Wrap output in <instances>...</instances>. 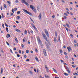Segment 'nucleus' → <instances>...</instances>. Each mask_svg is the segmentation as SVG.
Segmentation results:
<instances>
[{
    "label": "nucleus",
    "mask_w": 78,
    "mask_h": 78,
    "mask_svg": "<svg viewBox=\"0 0 78 78\" xmlns=\"http://www.w3.org/2000/svg\"><path fill=\"white\" fill-rule=\"evenodd\" d=\"M21 47L22 48H23V47H24V46L23 45V44H22L21 45Z\"/></svg>",
    "instance_id": "09e8293b"
},
{
    "label": "nucleus",
    "mask_w": 78,
    "mask_h": 78,
    "mask_svg": "<svg viewBox=\"0 0 78 78\" xmlns=\"http://www.w3.org/2000/svg\"><path fill=\"white\" fill-rule=\"evenodd\" d=\"M54 41L55 42V43L56 42V41H56V38L55 37H54Z\"/></svg>",
    "instance_id": "dca6fc26"
},
{
    "label": "nucleus",
    "mask_w": 78,
    "mask_h": 78,
    "mask_svg": "<svg viewBox=\"0 0 78 78\" xmlns=\"http://www.w3.org/2000/svg\"><path fill=\"white\" fill-rule=\"evenodd\" d=\"M4 8H7L6 5L5 4H4Z\"/></svg>",
    "instance_id": "c85d7f7f"
},
{
    "label": "nucleus",
    "mask_w": 78,
    "mask_h": 78,
    "mask_svg": "<svg viewBox=\"0 0 78 78\" xmlns=\"http://www.w3.org/2000/svg\"><path fill=\"white\" fill-rule=\"evenodd\" d=\"M30 73V74H31V75H33V72H32L31 71H30L29 72Z\"/></svg>",
    "instance_id": "72a5a7b5"
},
{
    "label": "nucleus",
    "mask_w": 78,
    "mask_h": 78,
    "mask_svg": "<svg viewBox=\"0 0 78 78\" xmlns=\"http://www.w3.org/2000/svg\"><path fill=\"white\" fill-rule=\"evenodd\" d=\"M6 44H7L9 45V43H8V42L6 41Z\"/></svg>",
    "instance_id": "37998d69"
},
{
    "label": "nucleus",
    "mask_w": 78,
    "mask_h": 78,
    "mask_svg": "<svg viewBox=\"0 0 78 78\" xmlns=\"http://www.w3.org/2000/svg\"><path fill=\"white\" fill-rule=\"evenodd\" d=\"M64 15H65V16H68V15H67V13H64Z\"/></svg>",
    "instance_id": "c9c22d12"
},
{
    "label": "nucleus",
    "mask_w": 78,
    "mask_h": 78,
    "mask_svg": "<svg viewBox=\"0 0 78 78\" xmlns=\"http://www.w3.org/2000/svg\"><path fill=\"white\" fill-rule=\"evenodd\" d=\"M44 31L45 32V33L47 36L48 37H49V34H48V31H47V30L46 29H45Z\"/></svg>",
    "instance_id": "20e7f679"
},
{
    "label": "nucleus",
    "mask_w": 78,
    "mask_h": 78,
    "mask_svg": "<svg viewBox=\"0 0 78 78\" xmlns=\"http://www.w3.org/2000/svg\"><path fill=\"white\" fill-rule=\"evenodd\" d=\"M72 67H73V68H75V65H74L72 66Z\"/></svg>",
    "instance_id": "2f4dec72"
},
{
    "label": "nucleus",
    "mask_w": 78,
    "mask_h": 78,
    "mask_svg": "<svg viewBox=\"0 0 78 78\" xmlns=\"http://www.w3.org/2000/svg\"><path fill=\"white\" fill-rule=\"evenodd\" d=\"M15 3H19V1L18 0H16V1H15Z\"/></svg>",
    "instance_id": "a19ab883"
},
{
    "label": "nucleus",
    "mask_w": 78,
    "mask_h": 78,
    "mask_svg": "<svg viewBox=\"0 0 78 78\" xmlns=\"http://www.w3.org/2000/svg\"><path fill=\"white\" fill-rule=\"evenodd\" d=\"M66 10H67V11H69V9H68V8H66Z\"/></svg>",
    "instance_id": "e2e57ef3"
},
{
    "label": "nucleus",
    "mask_w": 78,
    "mask_h": 78,
    "mask_svg": "<svg viewBox=\"0 0 78 78\" xmlns=\"http://www.w3.org/2000/svg\"><path fill=\"white\" fill-rule=\"evenodd\" d=\"M73 75H78V74L76 73H73Z\"/></svg>",
    "instance_id": "58836bf2"
},
{
    "label": "nucleus",
    "mask_w": 78,
    "mask_h": 78,
    "mask_svg": "<svg viewBox=\"0 0 78 78\" xmlns=\"http://www.w3.org/2000/svg\"><path fill=\"white\" fill-rule=\"evenodd\" d=\"M16 18L17 19H18V20H19V19H20V16H18L16 17Z\"/></svg>",
    "instance_id": "412c9836"
},
{
    "label": "nucleus",
    "mask_w": 78,
    "mask_h": 78,
    "mask_svg": "<svg viewBox=\"0 0 78 78\" xmlns=\"http://www.w3.org/2000/svg\"><path fill=\"white\" fill-rule=\"evenodd\" d=\"M45 67L46 68V70L47 72H48V67H47V65L45 66Z\"/></svg>",
    "instance_id": "f8f14e48"
},
{
    "label": "nucleus",
    "mask_w": 78,
    "mask_h": 78,
    "mask_svg": "<svg viewBox=\"0 0 78 78\" xmlns=\"http://www.w3.org/2000/svg\"><path fill=\"white\" fill-rule=\"evenodd\" d=\"M34 70L35 72H36V69H34Z\"/></svg>",
    "instance_id": "4d7b16f0"
},
{
    "label": "nucleus",
    "mask_w": 78,
    "mask_h": 78,
    "mask_svg": "<svg viewBox=\"0 0 78 78\" xmlns=\"http://www.w3.org/2000/svg\"><path fill=\"white\" fill-rule=\"evenodd\" d=\"M21 2L23 3H24V4H25V3L26 2L25 1V0H21Z\"/></svg>",
    "instance_id": "1a4fd4ad"
},
{
    "label": "nucleus",
    "mask_w": 78,
    "mask_h": 78,
    "mask_svg": "<svg viewBox=\"0 0 78 78\" xmlns=\"http://www.w3.org/2000/svg\"><path fill=\"white\" fill-rule=\"evenodd\" d=\"M16 23H18V24L19 23V21H16Z\"/></svg>",
    "instance_id": "5fc2aeb1"
},
{
    "label": "nucleus",
    "mask_w": 78,
    "mask_h": 78,
    "mask_svg": "<svg viewBox=\"0 0 78 78\" xmlns=\"http://www.w3.org/2000/svg\"><path fill=\"white\" fill-rule=\"evenodd\" d=\"M74 42H75V43H76V40H74Z\"/></svg>",
    "instance_id": "774afa93"
},
{
    "label": "nucleus",
    "mask_w": 78,
    "mask_h": 78,
    "mask_svg": "<svg viewBox=\"0 0 78 78\" xmlns=\"http://www.w3.org/2000/svg\"><path fill=\"white\" fill-rule=\"evenodd\" d=\"M7 36L9 37H11V36L10 35V34H7Z\"/></svg>",
    "instance_id": "473e14b6"
},
{
    "label": "nucleus",
    "mask_w": 78,
    "mask_h": 78,
    "mask_svg": "<svg viewBox=\"0 0 78 78\" xmlns=\"http://www.w3.org/2000/svg\"><path fill=\"white\" fill-rule=\"evenodd\" d=\"M30 7L31 9H32V10H33V9H34V7L32 5H30Z\"/></svg>",
    "instance_id": "6e6552de"
},
{
    "label": "nucleus",
    "mask_w": 78,
    "mask_h": 78,
    "mask_svg": "<svg viewBox=\"0 0 78 78\" xmlns=\"http://www.w3.org/2000/svg\"><path fill=\"white\" fill-rule=\"evenodd\" d=\"M37 39L38 44H40L41 46H42V42L41 40V39H40L39 37H37Z\"/></svg>",
    "instance_id": "f257e3e1"
},
{
    "label": "nucleus",
    "mask_w": 78,
    "mask_h": 78,
    "mask_svg": "<svg viewBox=\"0 0 78 78\" xmlns=\"http://www.w3.org/2000/svg\"><path fill=\"white\" fill-rule=\"evenodd\" d=\"M10 51L11 53H13V52H12V50L10 49Z\"/></svg>",
    "instance_id": "3c124183"
},
{
    "label": "nucleus",
    "mask_w": 78,
    "mask_h": 78,
    "mask_svg": "<svg viewBox=\"0 0 78 78\" xmlns=\"http://www.w3.org/2000/svg\"><path fill=\"white\" fill-rule=\"evenodd\" d=\"M45 76L46 78H50V77L48 75H45Z\"/></svg>",
    "instance_id": "4468645a"
},
{
    "label": "nucleus",
    "mask_w": 78,
    "mask_h": 78,
    "mask_svg": "<svg viewBox=\"0 0 78 78\" xmlns=\"http://www.w3.org/2000/svg\"><path fill=\"white\" fill-rule=\"evenodd\" d=\"M34 28L36 30V31H37V28L35 26L34 27Z\"/></svg>",
    "instance_id": "c756f323"
},
{
    "label": "nucleus",
    "mask_w": 78,
    "mask_h": 78,
    "mask_svg": "<svg viewBox=\"0 0 78 78\" xmlns=\"http://www.w3.org/2000/svg\"><path fill=\"white\" fill-rule=\"evenodd\" d=\"M55 16L54 15H53L52 16V18H53V19H54V18H55Z\"/></svg>",
    "instance_id": "13d9d810"
},
{
    "label": "nucleus",
    "mask_w": 78,
    "mask_h": 78,
    "mask_svg": "<svg viewBox=\"0 0 78 78\" xmlns=\"http://www.w3.org/2000/svg\"><path fill=\"white\" fill-rule=\"evenodd\" d=\"M70 36L71 37H73V34H70Z\"/></svg>",
    "instance_id": "8fccbe9b"
},
{
    "label": "nucleus",
    "mask_w": 78,
    "mask_h": 78,
    "mask_svg": "<svg viewBox=\"0 0 78 78\" xmlns=\"http://www.w3.org/2000/svg\"><path fill=\"white\" fill-rule=\"evenodd\" d=\"M35 59L36 60V61H37V62H39V59H38V58H37V57H36L35 58Z\"/></svg>",
    "instance_id": "a211bd4d"
},
{
    "label": "nucleus",
    "mask_w": 78,
    "mask_h": 78,
    "mask_svg": "<svg viewBox=\"0 0 78 78\" xmlns=\"http://www.w3.org/2000/svg\"><path fill=\"white\" fill-rule=\"evenodd\" d=\"M31 26H32V27H33V28H34V27H35V26H34V24H33V23L31 24Z\"/></svg>",
    "instance_id": "393cba45"
},
{
    "label": "nucleus",
    "mask_w": 78,
    "mask_h": 78,
    "mask_svg": "<svg viewBox=\"0 0 78 78\" xmlns=\"http://www.w3.org/2000/svg\"><path fill=\"white\" fill-rule=\"evenodd\" d=\"M66 25H67V26L69 27V24H68L67 23H66Z\"/></svg>",
    "instance_id": "a18cd8bd"
},
{
    "label": "nucleus",
    "mask_w": 78,
    "mask_h": 78,
    "mask_svg": "<svg viewBox=\"0 0 78 78\" xmlns=\"http://www.w3.org/2000/svg\"><path fill=\"white\" fill-rule=\"evenodd\" d=\"M6 31L7 32H8V31H9V30H8V28L6 27Z\"/></svg>",
    "instance_id": "b1692460"
},
{
    "label": "nucleus",
    "mask_w": 78,
    "mask_h": 78,
    "mask_svg": "<svg viewBox=\"0 0 78 78\" xmlns=\"http://www.w3.org/2000/svg\"><path fill=\"white\" fill-rule=\"evenodd\" d=\"M66 70L67 71V70H69V68L68 67H66Z\"/></svg>",
    "instance_id": "a878e982"
},
{
    "label": "nucleus",
    "mask_w": 78,
    "mask_h": 78,
    "mask_svg": "<svg viewBox=\"0 0 78 78\" xmlns=\"http://www.w3.org/2000/svg\"><path fill=\"white\" fill-rule=\"evenodd\" d=\"M20 11H18L17 12V14H20Z\"/></svg>",
    "instance_id": "bb28decb"
},
{
    "label": "nucleus",
    "mask_w": 78,
    "mask_h": 78,
    "mask_svg": "<svg viewBox=\"0 0 78 78\" xmlns=\"http://www.w3.org/2000/svg\"><path fill=\"white\" fill-rule=\"evenodd\" d=\"M2 18L3 19L4 18V16H3V13H2Z\"/></svg>",
    "instance_id": "7c9ffc66"
},
{
    "label": "nucleus",
    "mask_w": 78,
    "mask_h": 78,
    "mask_svg": "<svg viewBox=\"0 0 78 78\" xmlns=\"http://www.w3.org/2000/svg\"><path fill=\"white\" fill-rule=\"evenodd\" d=\"M26 52L27 53H29V51L28 50H26Z\"/></svg>",
    "instance_id": "4c0bfd02"
},
{
    "label": "nucleus",
    "mask_w": 78,
    "mask_h": 78,
    "mask_svg": "<svg viewBox=\"0 0 78 78\" xmlns=\"http://www.w3.org/2000/svg\"><path fill=\"white\" fill-rule=\"evenodd\" d=\"M38 18L40 19V20H41L42 19V15L41 13H40L38 16Z\"/></svg>",
    "instance_id": "423d86ee"
},
{
    "label": "nucleus",
    "mask_w": 78,
    "mask_h": 78,
    "mask_svg": "<svg viewBox=\"0 0 78 78\" xmlns=\"http://www.w3.org/2000/svg\"><path fill=\"white\" fill-rule=\"evenodd\" d=\"M24 57L25 58H27V55H25L24 56Z\"/></svg>",
    "instance_id": "338daca9"
},
{
    "label": "nucleus",
    "mask_w": 78,
    "mask_h": 78,
    "mask_svg": "<svg viewBox=\"0 0 78 78\" xmlns=\"http://www.w3.org/2000/svg\"><path fill=\"white\" fill-rule=\"evenodd\" d=\"M64 55H67V53L66 52H64Z\"/></svg>",
    "instance_id": "de8ad7c7"
},
{
    "label": "nucleus",
    "mask_w": 78,
    "mask_h": 78,
    "mask_svg": "<svg viewBox=\"0 0 78 78\" xmlns=\"http://www.w3.org/2000/svg\"><path fill=\"white\" fill-rule=\"evenodd\" d=\"M14 50H16V48H13Z\"/></svg>",
    "instance_id": "bf43d9fd"
},
{
    "label": "nucleus",
    "mask_w": 78,
    "mask_h": 78,
    "mask_svg": "<svg viewBox=\"0 0 78 78\" xmlns=\"http://www.w3.org/2000/svg\"><path fill=\"white\" fill-rule=\"evenodd\" d=\"M7 2L8 3L9 6H11V2L9 1H7Z\"/></svg>",
    "instance_id": "9d476101"
},
{
    "label": "nucleus",
    "mask_w": 78,
    "mask_h": 78,
    "mask_svg": "<svg viewBox=\"0 0 78 78\" xmlns=\"http://www.w3.org/2000/svg\"><path fill=\"white\" fill-rule=\"evenodd\" d=\"M0 50L1 51L2 53H4L3 51V49H2V48H1Z\"/></svg>",
    "instance_id": "4be33fe9"
},
{
    "label": "nucleus",
    "mask_w": 78,
    "mask_h": 78,
    "mask_svg": "<svg viewBox=\"0 0 78 78\" xmlns=\"http://www.w3.org/2000/svg\"><path fill=\"white\" fill-rule=\"evenodd\" d=\"M26 5H27L28 6H29V4H28V2H25V4Z\"/></svg>",
    "instance_id": "6ab92c4d"
},
{
    "label": "nucleus",
    "mask_w": 78,
    "mask_h": 78,
    "mask_svg": "<svg viewBox=\"0 0 78 78\" xmlns=\"http://www.w3.org/2000/svg\"><path fill=\"white\" fill-rule=\"evenodd\" d=\"M65 28H66V30H67V31H68V28H67V27H66Z\"/></svg>",
    "instance_id": "864d4df0"
},
{
    "label": "nucleus",
    "mask_w": 78,
    "mask_h": 78,
    "mask_svg": "<svg viewBox=\"0 0 78 78\" xmlns=\"http://www.w3.org/2000/svg\"><path fill=\"white\" fill-rule=\"evenodd\" d=\"M63 19H67V17L65 16H64Z\"/></svg>",
    "instance_id": "aec40b11"
},
{
    "label": "nucleus",
    "mask_w": 78,
    "mask_h": 78,
    "mask_svg": "<svg viewBox=\"0 0 78 78\" xmlns=\"http://www.w3.org/2000/svg\"><path fill=\"white\" fill-rule=\"evenodd\" d=\"M33 10L34 11V12H36V9H34Z\"/></svg>",
    "instance_id": "e433bc0d"
},
{
    "label": "nucleus",
    "mask_w": 78,
    "mask_h": 78,
    "mask_svg": "<svg viewBox=\"0 0 78 78\" xmlns=\"http://www.w3.org/2000/svg\"><path fill=\"white\" fill-rule=\"evenodd\" d=\"M17 8H15L14 9V11H17Z\"/></svg>",
    "instance_id": "79ce46f5"
},
{
    "label": "nucleus",
    "mask_w": 78,
    "mask_h": 78,
    "mask_svg": "<svg viewBox=\"0 0 78 78\" xmlns=\"http://www.w3.org/2000/svg\"><path fill=\"white\" fill-rule=\"evenodd\" d=\"M43 52L45 56H47V52H46V50H45V49L43 50Z\"/></svg>",
    "instance_id": "39448f33"
},
{
    "label": "nucleus",
    "mask_w": 78,
    "mask_h": 78,
    "mask_svg": "<svg viewBox=\"0 0 78 78\" xmlns=\"http://www.w3.org/2000/svg\"><path fill=\"white\" fill-rule=\"evenodd\" d=\"M1 74H2V73H3V68H1Z\"/></svg>",
    "instance_id": "9b49d317"
},
{
    "label": "nucleus",
    "mask_w": 78,
    "mask_h": 78,
    "mask_svg": "<svg viewBox=\"0 0 78 78\" xmlns=\"http://www.w3.org/2000/svg\"><path fill=\"white\" fill-rule=\"evenodd\" d=\"M2 27H3V28H5V26H4V24L2 23Z\"/></svg>",
    "instance_id": "49530a36"
},
{
    "label": "nucleus",
    "mask_w": 78,
    "mask_h": 78,
    "mask_svg": "<svg viewBox=\"0 0 78 78\" xmlns=\"http://www.w3.org/2000/svg\"><path fill=\"white\" fill-rule=\"evenodd\" d=\"M17 56L18 57V58H19V57H20V55L19 54H17Z\"/></svg>",
    "instance_id": "603ef678"
},
{
    "label": "nucleus",
    "mask_w": 78,
    "mask_h": 78,
    "mask_svg": "<svg viewBox=\"0 0 78 78\" xmlns=\"http://www.w3.org/2000/svg\"><path fill=\"white\" fill-rule=\"evenodd\" d=\"M5 25L6 27H8V25L6 23L5 24Z\"/></svg>",
    "instance_id": "f704fd0d"
},
{
    "label": "nucleus",
    "mask_w": 78,
    "mask_h": 78,
    "mask_svg": "<svg viewBox=\"0 0 78 78\" xmlns=\"http://www.w3.org/2000/svg\"><path fill=\"white\" fill-rule=\"evenodd\" d=\"M26 61H29V59H27V60H26Z\"/></svg>",
    "instance_id": "0e129e2a"
},
{
    "label": "nucleus",
    "mask_w": 78,
    "mask_h": 78,
    "mask_svg": "<svg viewBox=\"0 0 78 78\" xmlns=\"http://www.w3.org/2000/svg\"><path fill=\"white\" fill-rule=\"evenodd\" d=\"M19 53H22V52L21 51V50L19 51Z\"/></svg>",
    "instance_id": "052dcab7"
},
{
    "label": "nucleus",
    "mask_w": 78,
    "mask_h": 78,
    "mask_svg": "<svg viewBox=\"0 0 78 78\" xmlns=\"http://www.w3.org/2000/svg\"><path fill=\"white\" fill-rule=\"evenodd\" d=\"M16 31H17V32H20V30H19V29H17L15 30Z\"/></svg>",
    "instance_id": "2eb2a0df"
},
{
    "label": "nucleus",
    "mask_w": 78,
    "mask_h": 78,
    "mask_svg": "<svg viewBox=\"0 0 78 78\" xmlns=\"http://www.w3.org/2000/svg\"><path fill=\"white\" fill-rule=\"evenodd\" d=\"M53 70L54 72H55V73H57V72L56 71V69H55L53 68Z\"/></svg>",
    "instance_id": "f3484780"
},
{
    "label": "nucleus",
    "mask_w": 78,
    "mask_h": 78,
    "mask_svg": "<svg viewBox=\"0 0 78 78\" xmlns=\"http://www.w3.org/2000/svg\"><path fill=\"white\" fill-rule=\"evenodd\" d=\"M24 34H27V30H25L24 31Z\"/></svg>",
    "instance_id": "5701e85b"
},
{
    "label": "nucleus",
    "mask_w": 78,
    "mask_h": 78,
    "mask_svg": "<svg viewBox=\"0 0 78 78\" xmlns=\"http://www.w3.org/2000/svg\"><path fill=\"white\" fill-rule=\"evenodd\" d=\"M67 48L69 51V52H70V50H72V48H71L70 47H67Z\"/></svg>",
    "instance_id": "0eeeda50"
},
{
    "label": "nucleus",
    "mask_w": 78,
    "mask_h": 78,
    "mask_svg": "<svg viewBox=\"0 0 78 78\" xmlns=\"http://www.w3.org/2000/svg\"><path fill=\"white\" fill-rule=\"evenodd\" d=\"M67 71L68 72V73H70V70H69V69L68 70H67Z\"/></svg>",
    "instance_id": "c03bdc74"
},
{
    "label": "nucleus",
    "mask_w": 78,
    "mask_h": 78,
    "mask_svg": "<svg viewBox=\"0 0 78 78\" xmlns=\"http://www.w3.org/2000/svg\"><path fill=\"white\" fill-rule=\"evenodd\" d=\"M23 11L24 12H25L26 14H28L30 16H32L33 15L31 14V13H30V12H29L27 11L25 9H23Z\"/></svg>",
    "instance_id": "f03ea898"
},
{
    "label": "nucleus",
    "mask_w": 78,
    "mask_h": 78,
    "mask_svg": "<svg viewBox=\"0 0 78 78\" xmlns=\"http://www.w3.org/2000/svg\"><path fill=\"white\" fill-rule=\"evenodd\" d=\"M60 53H62V50H60Z\"/></svg>",
    "instance_id": "ea45409f"
},
{
    "label": "nucleus",
    "mask_w": 78,
    "mask_h": 78,
    "mask_svg": "<svg viewBox=\"0 0 78 78\" xmlns=\"http://www.w3.org/2000/svg\"><path fill=\"white\" fill-rule=\"evenodd\" d=\"M13 13H11V16H13Z\"/></svg>",
    "instance_id": "69168bd1"
},
{
    "label": "nucleus",
    "mask_w": 78,
    "mask_h": 78,
    "mask_svg": "<svg viewBox=\"0 0 78 78\" xmlns=\"http://www.w3.org/2000/svg\"><path fill=\"white\" fill-rule=\"evenodd\" d=\"M15 40L16 41V42H17V43H18L19 41H18L17 38L15 37Z\"/></svg>",
    "instance_id": "ddd939ff"
},
{
    "label": "nucleus",
    "mask_w": 78,
    "mask_h": 78,
    "mask_svg": "<svg viewBox=\"0 0 78 78\" xmlns=\"http://www.w3.org/2000/svg\"><path fill=\"white\" fill-rule=\"evenodd\" d=\"M69 3H70V4H71V5L73 4V3H72V2H70Z\"/></svg>",
    "instance_id": "6e6d98bb"
},
{
    "label": "nucleus",
    "mask_w": 78,
    "mask_h": 78,
    "mask_svg": "<svg viewBox=\"0 0 78 78\" xmlns=\"http://www.w3.org/2000/svg\"><path fill=\"white\" fill-rule=\"evenodd\" d=\"M64 75H65V76H68V75H69V74H67V73H64Z\"/></svg>",
    "instance_id": "cd10ccee"
},
{
    "label": "nucleus",
    "mask_w": 78,
    "mask_h": 78,
    "mask_svg": "<svg viewBox=\"0 0 78 78\" xmlns=\"http://www.w3.org/2000/svg\"><path fill=\"white\" fill-rule=\"evenodd\" d=\"M35 51L37 52L38 51V50L37 49H36L35 50Z\"/></svg>",
    "instance_id": "680f3d73"
},
{
    "label": "nucleus",
    "mask_w": 78,
    "mask_h": 78,
    "mask_svg": "<svg viewBox=\"0 0 78 78\" xmlns=\"http://www.w3.org/2000/svg\"><path fill=\"white\" fill-rule=\"evenodd\" d=\"M41 34L44 39L46 40V41H47V37H46V35L43 32H42Z\"/></svg>",
    "instance_id": "7ed1b4c3"
}]
</instances>
